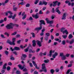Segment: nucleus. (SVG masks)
Returning <instances> with one entry per match:
<instances>
[{
	"label": "nucleus",
	"instance_id": "de8ad7c7",
	"mask_svg": "<svg viewBox=\"0 0 74 74\" xmlns=\"http://www.w3.org/2000/svg\"><path fill=\"white\" fill-rule=\"evenodd\" d=\"M8 66H12V63H11V62H9L8 63Z\"/></svg>",
	"mask_w": 74,
	"mask_h": 74
},
{
	"label": "nucleus",
	"instance_id": "423d86ee",
	"mask_svg": "<svg viewBox=\"0 0 74 74\" xmlns=\"http://www.w3.org/2000/svg\"><path fill=\"white\" fill-rule=\"evenodd\" d=\"M63 53H60V56H62L61 58V59L62 60H65L66 59V56H65L64 55Z\"/></svg>",
	"mask_w": 74,
	"mask_h": 74
},
{
	"label": "nucleus",
	"instance_id": "ddd939ff",
	"mask_svg": "<svg viewBox=\"0 0 74 74\" xmlns=\"http://www.w3.org/2000/svg\"><path fill=\"white\" fill-rule=\"evenodd\" d=\"M55 51L53 50L52 51V50H51L49 51V57H51L52 55V53H55Z\"/></svg>",
	"mask_w": 74,
	"mask_h": 74
},
{
	"label": "nucleus",
	"instance_id": "9d476101",
	"mask_svg": "<svg viewBox=\"0 0 74 74\" xmlns=\"http://www.w3.org/2000/svg\"><path fill=\"white\" fill-rule=\"evenodd\" d=\"M32 63H33L34 66L35 67L36 69H37V70H39V69H40V67H39L37 66V64H36V63L35 62L33 61L32 62Z\"/></svg>",
	"mask_w": 74,
	"mask_h": 74
},
{
	"label": "nucleus",
	"instance_id": "58836bf2",
	"mask_svg": "<svg viewBox=\"0 0 74 74\" xmlns=\"http://www.w3.org/2000/svg\"><path fill=\"white\" fill-rule=\"evenodd\" d=\"M65 29V28L64 27H62L61 29V32H63L64 31V30Z\"/></svg>",
	"mask_w": 74,
	"mask_h": 74
},
{
	"label": "nucleus",
	"instance_id": "774afa93",
	"mask_svg": "<svg viewBox=\"0 0 74 74\" xmlns=\"http://www.w3.org/2000/svg\"><path fill=\"white\" fill-rule=\"evenodd\" d=\"M1 73H2L3 74L4 73H5V70H2L1 71Z\"/></svg>",
	"mask_w": 74,
	"mask_h": 74
},
{
	"label": "nucleus",
	"instance_id": "72a5a7b5",
	"mask_svg": "<svg viewBox=\"0 0 74 74\" xmlns=\"http://www.w3.org/2000/svg\"><path fill=\"white\" fill-rule=\"evenodd\" d=\"M4 53H5V55H8L9 54V52L7 51H4Z\"/></svg>",
	"mask_w": 74,
	"mask_h": 74
},
{
	"label": "nucleus",
	"instance_id": "5701e85b",
	"mask_svg": "<svg viewBox=\"0 0 74 74\" xmlns=\"http://www.w3.org/2000/svg\"><path fill=\"white\" fill-rule=\"evenodd\" d=\"M36 51L35 50H32V49H29V53H35Z\"/></svg>",
	"mask_w": 74,
	"mask_h": 74
},
{
	"label": "nucleus",
	"instance_id": "6ab92c4d",
	"mask_svg": "<svg viewBox=\"0 0 74 74\" xmlns=\"http://www.w3.org/2000/svg\"><path fill=\"white\" fill-rule=\"evenodd\" d=\"M59 8L58 7L57 8L56 10V12H57V13H58V14H59L60 15V14H61V12H60V11L59 10Z\"/></svg>",
	"mask_w": 74,
	"mask_h": 74
},
{
	"label": "nucleus",
	"instance_id": "7c9ffc66",
	"mask_svg": "<svg viewBox=\"0 0 74 74\" xmlns=\"http://www.w3.org/2000/svg\"><path fill=\"white\" fill-rule=\"evenodd\" d=\"M17 34V32H15L14 33H12L11 34L12 36H15V35H16Z\"/></svg>",
	"mask_w": 74,
	"mask_h": 74
},
{
	"label": "nucleus",
	"instance_id": "a18cd8bd",
	"mask_svg": "<svg viewBox=\"0 0 74 74\" xmlns=\"http://www.w3.org/2000/svg\"><path fill=\"white\" fill-rule=\"evenodd\" d=\"M50 35V34L49 33H46V36H47V37H49Z\"/></svg>",
	"mask_w": 74,
	"mask_h": 74
},
{
	"label": "nucleus",
	"instance_id": "864d4df0",
	"mask_svg": "<svg viewBox=\"0 0 74 74\" xmlns=\"http://www.w3.org/2000/svg\"><path fill=\"white\" fill-rule=\"evenodd\" d=\"M51 40H53L54 39V37L53 35H51Z\"/></svg>",
	"mask_w": 74,
	"mask_h": 74
},
{
	"label": "nucleus",
	"instance_id": "2f4dec72",
	"mask_svg": "<svg viewBox=\"0 0 74 74\" xmlns=\"http://www.w3.org/2000/svg\"><path fill=\"white\" fill-rule=\"evenodd\" d=\"M17 9H18V8L15 7L13 8V10L14 11H17Z\"/></svg>",
	"mask_w": 74,
	"mask_h": 74
},
{
	"label": "nucleus",
	"instance_id": "6e6552de",
	"mask_svg": "<svg viewBox=\"0 0 74 74\" xmlns=\"http://www.w3.org/2000/svg\"><path fill=\"white\" fill-rule=\"evenodd\" d=\"M47 23L48 24L49 23L50 24H52L53 23V21H50L49 20V19L48 18H46L45 19Z\"/></svg>",
	"mask_w": 74,
	"mask_h": 74
},
{
	"label": "nucleus",
	"instance_id": "a19ab883",
	"mask_svg": "<svg viewBox=\"0 0 74 74\" xmlns=\"http://www.w3.org/2000/svg\"><path fill=\"white\" fill-rule=\"evenodd\" d=\"M16 74H21V72L18 70H17L16 72Z\"/></svg>",
	"mask_w": 74,
	"mask_h": 74
},
{
	"label": "nucleus",
	"instance_id": "cd10ccee",
	"mask_svg": "<svg viewBox=\"0 0 74 74\" xmlns=\"http://www.w3.org/2000/svg\"><path fill=\"white\" fill-rule=\"evenodd\" d=\"M67 35H63L62 36V37L64 39H66L67 38Z\"/></svg>",
	"mask_w": 74,
	"mask_h": 74
},
{
	"label": "nucleus",
	"instance_id": "4be33fe9",
	"mask_svg": "<svg viewBox=\"0 0 74 74\" xmlns=\"http://www.w3.org/2000/svg\"><path fill=\"white\" fill-rule=\"evenodd\" d=\"M63 34H64V33H66V34L67 35L68 34H69V32L68 31H67V29H65L64 31H63L62 32Z\"/></svg>",
	"mask_w": 74,
	"mask_h": 74
},
{
	"label": "nucleus",
	"instance_id": "4468645a",
	"mask_svg": "<svg viewBox=\"0 0 74 74\" xmlns=\"http://www.w3.org/2000/svg\"><path fill=\"white\" fill-rule=\"evenodd\" d=\"M32 46L34 47H35L36 46V40H33L32 41Z\"/></svg>",
	"mask_w": 74,
	"mask_h": 74
},
{
	"label": "nucleus",
	"instance_id": "3c124183",
	"mask_svg": "<svg viewBox=\"0 0 74 74\" xmlns=\"http://www.w3.org/2000/svg\"><path fill=\"white\" fill-rule=\"evenodd\" d=\"M55 8H53L52 9V13H55Z\"/></svg>",
	"mask_w": 74,
	"mask_h": 74
},
{
	"label": "nucleus",
	"instance_id": "bf43d9fd",
	"mask_svg": "<svg viewBox=\"0 0 74 74\" xmlns=\"http://www.w3.org/2000/svg\"><path fill=\"white\" fill-rule=\"evenodd\" d=\"M73 66V64H69V65H68V67H71V66Z\"/></svg>",
	"mask_w": 74,
	"mask_h": 74
},
{
	"label": "nucleus",
	"instance_id": "2eb2a0df",
	"mask_svg": "<svg viewBox=\"0 0 74 74\" xmlns=\"http://www.w3.org/2000/svg\"><path fill=\"white\" fill-rule=\"evenodd\" d=\"M66 13H64L62 16V20H64L66 19Z\"/></svg>",
	"mask_w": 74,
	"mask_h": 74
},
{
	"label": "nucleus",
	"instance_id": "bb28decb",
	"mask_svg": "<svg viewBox=\"0 0 74 74\" xmlns=\"http://www.w3.org/2000/svg\"><path fill=\"white\" fill-rule=\"evenodd\" d=\"M49 38L48 37L45 36V37L44 38V40L45 41H47Z\"/></svg>",
	"mask_w": 74,
	"mask_h": 74
},
{
	"label": "nucleus",
	"instance_id": "a211bd4d",
	"mask_svg": "<svg viewBox=\"0 0 74 74\" xmlns=\"http://www.w3.org/2000/svg\"><path fill=\"white\" fill-rule=\"evenodd\" d=\"M18 66L20 69H21V70H23V69L25 68V65H24L22 66H21V65L20 64L18 65Z\"/></svg>",
	"mask_w": 74,
	"mask_h": 74
},
{
	"label": "nucleus",
	"instance_id": "dca6fc26",
	"mask_svg": "<svg viewBox=\"0 0 74 74\" xmlns=\"http://www.w3.org/2000/svg\"><path fill=\"white\" fill-rule=\"evenodd\" d=\"M58 55V53L56 52H55L54 54L52 55V58L54 59L56 58V56H57Z\"/></svg>",
	"mask_w": 74,
	"mask_h": 74
},
{
	"label": "nucleus",
	"instance_id": "f3484780",
	"mask_svg": "<svg viewBox=\"0 0 74 74\" xmlns=\"http://www.w3.org/2000/svg\"><path fill=\"white\" fill-rule=\"evenodd\" d=\"M10 14V15H12V12L11 11H7L6 13H5L6 16H8V14Z\"/></svg>",
	"mask_w": 74,
	"mask_h": 74
},
{
	"label": "nucleus",
	"instance_id": "aec40b11",
	"mask_svg": "<svg viewBox=\"0 0 74 74\" xmlns=\"http://www.w3.org/2000/svg\"><path fill=\"white\" fill-rule=\"evenodd\" d=\"M7 63H5V64L3 65V66L2 69L3 70H5L6 68V66H7Z\"/></svg>",
	"mask_w": 74,
	"mask_h": 74
},
{
	"label": "nucleus",
	"instance_id": "20e7f679",
	"mask_svg": "<svg viewBox=\"0 0 74 74\" xmlns=\"http://www.w3.org/2000/svg\"><path fill=\"white\" fill-rule=\"evenodd\" d=\"M48 3L47 2L45 1H42V2L41 1H39V3L38 4L39 5H47Z\"/></svg>",
	"mask_w": 74,
	"mask_h": 74
},
{
	"label": "nucleus",
	"instance_id": "c03bdc74",
	"mask_svg": "<svg viewBox=\"0 0 74 74\" xmlns=\"http://www.w3.org/2000/svg\"><path fill=\"white\" fill-rule=\"evenodd\" d=\"M55 71L56 73H58L59 71V69L57 68L55 69Z\"/></svg>",
	"mask_w": 74,
	"mask_h": 74
},
{
	"label": "nucleus",
	"instance_id": "5fc2aeb1",
	"mask_svg": "<svg viewBox=\"0 0 74 74\" xmlns=\"http://www.w3.org/2000/svg\"><path fill=\"white\" fill-rule=\"evenodd\" d=\"M43 55V53L42 52H40L39 53V56H41H41H42Z\"/></svg>",
	"mask_w": 74,
	"mask_h": 74
},
{
	"label": "nucleus",
	"instance_id": "69168bd1",
	"mask_svg": "<svg viewBox=\"0 0 74 74\" xmlns=\"http://www.w3.org/2000/svg\"><path fill=\"white\" fill-rule=\"evenodd\" d=\"M39 14H42V10H40L39 12Z\"/></svg>",
	"mask_w": 74,
	"mask_h": 74
},
{
	"label": "nucleus",
	"instance_id": "f257e3e1",
	"mask_svg": "<svg viewBox=\"0 0 74 74\" xmlns=\"http://www.w3.org/2000/svg\"><path fill=\"white\" fill-rule=\"evenodd\" d=\"M40 23V26L39 27H36L35 29V30H38L39 31L40 30H41L42 29V24H43L45 25V23L44 22V20H40L39 21Z\"/></svg>",
	"mask_w": 74,
	"mask_h": 74
},
{
	"label": "nucleus",
	"instance_id": "0eeeda50",
	"mask_svg": "<svg viewBox=\"0 0 74 74\" xmlns=\"http://www.w3.org/2000/svg\"><path fill=\"white\" fill-rule=\"evenodd\" d=\"M36 42L38 45L39 47H41L42 46V45H41V42H43V40H41L40 41L37 40L36 41Z\"/></svg>",
	"mask_w": 74,
	"mask_h": 74
},
{
	"label": "nucleus",
	"instance_id": "338daca9",
	"mask_svg": "<svg viewBox=\"0 0 74 74\" xmlns=\"http://www.w3.org/2000/svg\"><path fill=\"white\" fill-rule=\"evenodd\" d=\"M70 2V1H68L67 0L65 2V3H66V4H67Z\"/></svg>",
	"mask_w": 74,
	"mask_h": 74
},
{
	"label": "nucleus",
	"instance_id": "b1692460",
	"mask_svg": "<svg viewBox=\"0 0 74 74\" xmlns=\"http://www.w3.org/2000/svg\"><path fill=\"white\" fill-rule=\"evenodd\" d=\"M73 37V36L71 34H70L68 36V38L69 39H71V38H72Z\"/></svg>",
	"mask_w": 74,
	"mask_h": 74
},
{
	"label": "nucleus",
	"instance_id": "f8f14e48",
	"mask_svg": "<svg viewBox=\"0 0 74 74\" xmlns=\"http://www.w3.org/2000/svg\"><path fill=\"white\" fill-rule=\"evenodd\" d=\"M22 57H21V59L23 60H25V58H26V57H27V56H26V55L25 54H22Z\"/></svg>",
	"mask_w": 74,
	"mask_h": 74
},
{
	"label": "nucleus",
	"instance_id": "1a4fd4ad",
	"mask_svg": "<svg viewBox=\"0 0 74 74\" xmlns=\"http://www.w3.org/2000/svg\"><path fill=\"white\" fill-rule=\"evenodd\" d=\"M74 41V39H72L70 41L69 40H66V43H69L70 44H73Z\"/></svg>",
	"mask_w": 74,
	"mask_h": 74
},
{
	"label": "nucleus",
	"instance_id": "49530a36",
	"mask_svg": "<svg viewBox=\"0 0 74 74\" xmlns=\"http://www.w3.org/2000/svg\"><path fill=\"white\" fill-rule=\"evenodd\" d=\"M1 38H5V37L4 36V35L3 34H1Z\"/></svg>",
	"mask_w": 74,
	"mask_h": 74
},
{
	"label": "nucleus",
	"instance_id": "473e14b6",
	"mask_svg": "<svg viewBox=\"0 0 74 74\" xmlns=\"http://www.w3.org/2000/svg\"><path fill=\"white\" fill-rule=\"evenodd\" d=\"M71 71V69H68L67 71L66 72V74H69L70 73V71Z\"/></svg>",
	"mask_w": 74,
	"mask_h": 74
},
{
	"label": "nucleus",
	"instance_id": "09e8293b",
	"mask_svg": "<svg viewBox=\"0 0 74 74\" xmlns=\"http://www.w3.org/2000/svg\"><path fill=\"white\" fill-rule=\"evenodd\" d=\"M25 6L26 7H30V4L28 3L26 4Z\"/></svg>",
	"mask_w": 74,
	"mask_h": 74
},
{
	"label": "nucleus",
	"instance_id": "a878e982",
	"mask_svg": "<svg viewBox=\"0 0 74 74\" xmlns=\"http://www.w3.org/2000/svg\"><path fill=\"white\" fill-rule=\"evenodd\" d=\"M55 70H54L53 69H51L50 70V73H51V74H53Z\"/></svg>",
	"mask_w": 74,
	"mask_h": 74
},
{
	"label": "nucleus",
	"instance_id": "6e6d98bb",
	"mask_svg": "<svg viewBox=\"0 0 74 74\" xmlns=\"http://www.w3.org/2000/svg\"><path fill=\"white\" fill-rule=\"evenodd\" d=\"M32 56V55L31 53H30L29 55V58H31Z\"/></svg>",
	"mask_w": 74,
	"mask_h": 74
},
{
	"label": "nucleus",
	"instance_id": "7ed1b4c3",
	"mask_svg": "<svg viewBox=\"0 0 74 74\" xmlns=\"http://www.w3.org/2000/svg\"><path fill=\"white\" fill-rule=\"evenodd\" d=\"M14 26V24L12 23H10L9 24L7 25L6 27L7 29H13Z\"/></svg>",
	"mask_w": 74,
	"mask_h": 74
},
{
	"label": "nucleus",
	"instance_id": "ea45409f",
	"mask_svg": "<svg viewBox=\"0 0 74 74\" xmlns=\"http://www.w3.org/2000/svg\"><path fill=\"white\" fill-rule=\"evenodd\" d=\"M24 5V3H23V2H21L20 3H19L18 5Z\"/></svg>",
	"mask_w": 74,
	"mask_h": 74
},
{
	"label": "nucleus",
	"instance_id": "0e129e2a",
	"mask_svg": "<svg viewBox=\"0 0 74 74\" xmlns=\"http://www.w3.org/2000/svg\"><path fill=\"white\" fill-rule=\"evenodd\" d=\"M21 36V35L20 34H18L16 35V38H18Z\"/></svg>",
	"mask_w": 74,
	"mask_h": 74
},
{
	"label": "nucleus",
	"instance_id": "c85d7f7f",
	"mask_svg": "<svg viewBox=\"0 0 74 74\" xmlns=\"http://www.w3.org/2000/svg\"><path fill=\"white\" fill-rule=\"evenodd\" d=\"M44 62L45 63H49V60H45Z\"/></svg>",
	"mask_w": 74,
	"mask_h": 74
},
{
	"label": "nucleus",
	"instance_id": "8fccbe9b",
	"mask_svg": "<svg viewBox=\"0 0 74 74\" xmlns=\"http://www.w3.org/2000/svg\"><path fill=\"white\" fill-rule=\"evenodd\" d=\"M39 1V0H36V1L35 2L34 4H37Z\"/></svg>",
	"mask_w": 74,
	"mask_h": 74
},
{
	"label": "nucleus",
	"instance_id": "39448f33",
	"mask_svg": "<svg viewBox=\"0 0 74 74\" xmlns=\"http://www.w3.org/2000/svg\"><path fill=\"white\" fill-rule=\"evenodd\" d=\"M10 49L12 51H15V50L16 51H20V50H21L20 48L17 47H14V49H12V47H11L10 48Z\"/></svg>",
	"mask_w": 74,
	"mask_h": 74
},
{
	"label": "nucleus",
	"instance_id": "13d9d810",
	"mask_svg": "<svg viewBox=\"0 0 74 74\" xmlns=\"http://www.w3.org/2000/svg\"><path fill=\"white\" fill-rule=\"evenodd\" d=\"M70 54H69V53H67L66 54V57H67V58H68L69 57V56H70Z\"/></svg>",
	"mask_w": 74,
	"mask_h": 74
},
{
	"label": "nucleus",
	"instance_id": "603ef678",
	"mask_svg": "<svg viewBox=\"0 0 74 74\" xmlns=\"http://www.w3.org/2000/svg\"><path fill=\"white\" fill-rule=\"evenodd\" d=\"M51 18L52 19H54V18H55V15H52L51 16Z\"/></svg>",
	"mask_w": 74,
	"mask_h": 74
},
{
	"label": "nucleus",
	"instance_id": "4d7b16f0",
	"mask_svg": "<svg viewBox=\"0 0 74 74\" xmlns=\"http://www.w3.org/2000/svg\"><path fill=\"white\" fill-rule=\"evenodd\" d=\"M13 53L15 55H18V54H17V53H16V51L13 52Z\"/></svg>",
	"mask_w": 74,
	"mask_h": 74
},
{
	"label": "nucleus",
	"instance_id": "f704fd0d",
	"mask_svg": "<svg viewBox=\"0 0 74 74\" xmlns=\"http://www.w3.org/2000/svg\"><path fill=\"white\" fill-rule=\"evenodd\" d=\"M10 60H14L15 59L14 58V57H13L12 56V55L11 56L10 58Z\"/></svg>",
	"mask_w": 74,
	"mask_h": 74
},
{
	"label": "nucleus",
	"instance_id": "412c9836",
	"mask_svg": "<svg viewBox=\"0 0 74 74\" xmlns=\"http://www.w3.org/2000/svg\"><path fill=\"white\" fill-rule=\"evenodd\" d=\"M42 70H44V69H46V67H45V64H42Z\"/></svg>",
	"mask_w": 74,
	"mask_h": 74
},
{
	"label": "nucleus",
	"instance_id": "37998d69",
	"mask_svg": "<svg viewBox=\"0 0 74 74\" xmlns=\"http://www.w3.org/2000/svg\"><path fill=\"white\" fill-rule=\"evenodd\" d=\"M58 3V1H53V3L54 4H56V5H57V3Z\"/></svg>",
	"mask_w": 74,
	"mask_h": 74
},
{
	"label": "nucleus",
	"instance_id": "c9c22d12",
	"mask_svg": "<svg viewBox=\"0 0 74 74\" xmlns=\"http://www.w3.org/2000/svg\"><path fill=\"white\" fill-rule=\"evenodd\" d=\"M31 34L32 35V37L33 38H34V37H35V34H34V33L32 32Z\"/></svg>",
	"mask_w": 74,
	"mask_h": 74
},
{
	"label": "nucleus",
	"instance_id": "79ce46f5",
	"mask_svg": "<svg viewBox=\"0 0 74 74\" xmlns=\"http://www.w3.org/2000/svg\"><path fill=\"white\" fill-rule=\"evenodd\" d=\"M26 16H27L26 14H25L24 16H23L22 18V19H25V18H26Z\"/></svg>",
	"mask_w": 74,
	"mask_h": 74
},
{
	"label": "nucleus",
	"instance_id": "f03ea898",
	"mask_svg": "<svg viewBox=\"0 0 74 74\" xmlns=\"http://www.w3.org/2000/svg\"><path fill=\"white\" fill-rule=\"evenodd\" d=\"M16 41V38H13L12 39V42L10 41V40L8 39L7 40V42L9 44L11 45H15V42Z\"/></svg>",
	"mask_w": 74,
	"mask_h": 74
},
{
	"label": "nucleus",
	"instance_id": "e433bc0d",
	"mask_svg": "<svg viewBox=\"0 0 74 74\" xmlns=\"http://www.w3.org/2000/svg\"><path fill=\"white\" fill-rule=\"evenodd\" d=\"M16 14H14L13 16L12 17V19L14 20L15 19V17H16Z\"/></svg>",
	"mask_w": 74,
	"mask_h": 74
},
{
	"label": "nucleus",
	"instance_id": "393cba45",
	"mask_svg": "<svg viewBox=\"0 0 74 74\" xmlns=\"http://www.w3.org/2000/svg\"><path fill=\"white\" fill-rule=\"evenodd\" d=\"M61 44L62 45H65L66 44V41L65 40L62 41Z\"/></svg>",
	"mask_w": 74,
	"mask_h": 74
},
{
	"label": "nucleus",
	"instance_id": "9b49d317",
	"mask_svg": "<svg viewBox=\"0 0 74 74\" xmlns=\"http://www.w3.org/2000/svg\"><path fill=\"white\" fill-rule=\"evenodd\" d=\"M32 17H33V18H35V19H38V18H39L38 13H36L35 15L34 14H33Z\"/></svg>",
	"mask_w": 74,
	"mask_h": 74
},
{
	"label": "nucleus",
	"instance_id": "e2e57ef3",
	"mask_svg": "<svg viewBox=\"0 0 74 74\" xmlns=\"http://www.w3.org/2000/svg\"><path fill=\"white\" fill-rule=\"evenodd\" d=\"M8 18H9V19H11V18H12V15H10V16H8Z\"/></svg>",
	"mask_w": 74,
	"mask_h": 74
},
{
	"label": "nucleus",
	"instance_id": "4c0bfd02",
	"mask_svg": "<svg viewBox=\"0 0 74 74\" xmlns=\"http://www.w3.org/2000/svg\"><path fill=\"white\" fill-rule=\"evenodd\" d=\"M28 50H29V48L28 47L27 48L25 49L24 51L25 52H28Z\"/></svg>",
	"mask_w": 74,
	"mask_h": 74
},
{
	"label": "nucleus",
	"instance_id": "680f3d73",
	"mask_svg": "<svg viewBox=\"0 0 74 74\" xmlns=\"http://www.w3.org/2000/svg\"><path fill=\"white\" fill-rule=\"evenodd\" d=\"M21 40H18L17 41V44H20V43H21Z\"/></svg>",
	"mask_w": 74,
	"mask_h": 74
},
{
	"label": "nucleus",
	"instance_id": "052dcab7",
	"mask_svg": "<svg viewBox=\"0 0 74 74\" xmlns=\"http://www.w3.org/2000/svg\"><path fill=\"white\" fill-rule=\"evenodd\" d=\"M46 14H48L50 13V11H49V10H47V12H46Z\"/></svg>",
	"mask_w": 74,
	"mask_h": 74
},
{
	"label": "nucleus",
	"instance_id": "c756f323",
	"mask_svg": "<svg viewBox=\"0 0 74 74\" xmlns=\"http://www.w3.org/2000/svg\"><path fill=\"white\" fill-rule=\"evenodd\" d=\"M7 71H10L11 70V67L10 66H8L7 67Z\"/></svg>",
	"mask_w": 74,
	"mask_h": 74
}]
</instances>
